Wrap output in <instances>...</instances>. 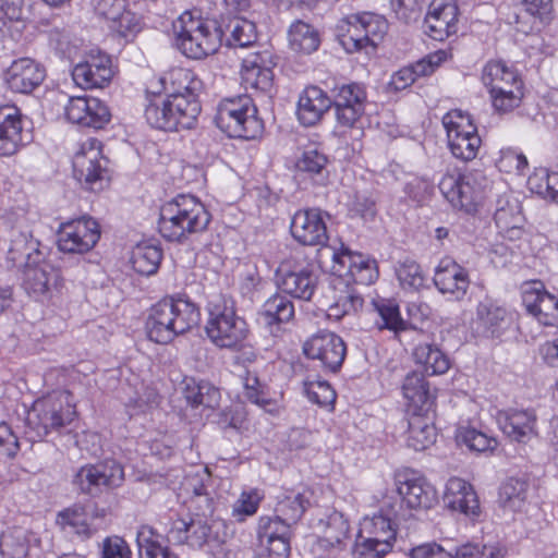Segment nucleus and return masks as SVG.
Returning <instances> with one entry per match:
<instances>
[{"mask_svg":"<svg viewBox=\"0 0 558 558\" xmlns=\"http://www.w3.org/2000/svg\"><path fill=\"white\" fill-rule=\"evenodd\" d=\"M35 216L36 214L24 207L9 214L13 226L8 258L15 264L25 259L23 288L36 301H44L58 288L60 269L45 259L47 247L35 238V230L28 225Z\"/></svg>","mask_w":558,"mask_h":558,"instance_id":"f257e3e1","label":"nucleus"},{"mask_svg":"<svg viewBox=\"0 0 558 558\" xmlns=\"http://www.w3.org/2000/svg\"><path fill=\"white\" fill-rule=\"evenodd\" d=\"M402 505L390 497L383 498L379 509L365 515L361 522L353 547L355 558H384L393 548Z\"/></svg>","mask_w":558,"mask_h":558,"instance_id":"f03ea898","label":"nucleus"},{"mask_svg":"<svg viewBox=\"0 0 558 558\" xmlns=\"http://www.w3.org/2000/svg\"><path fill=\"white\" fill-rule=\"evenodd\" d=\"M199 322V307L186 294L179 293L151 306L145 328L149 340L166 344Z\"/></svg>","mask_w":558,"mask_h":558,"instance_id":"7ed1b4c3","label":"nucleus"},{"mask_svg":"<svg viewBox=\"0 0 558 558\" xmlns=\"http://www.w3.org/2000/svg\"><path fill=\"white\" fill-rule=\"evenodd\" d=\"M211 215L195 195L178 194L161 205L158 231L169 242H184L191 235L205 231Z\"/></svg>","mask_w":558,"mask_h":558,"instance_id":"20e7f679","label":"nucleus"},{"mask_svg":"<svg viewBox=\"0 0 558 558\" xmlns=\"http://www.w3.org/2000/svg\"><path fill=\"white\" fill-rule=\"evenodd\" d=\"M206 313L205 332L216 347L239 350L245 344L250 329L245 319L236 314L234 301L229 295H210Z\"/></svg>","mask_w":558,"mask_h":558,"instance_id":"39448f33","label":"nucleus"},{"mask_svg":"<svg viewBox=\"0 0 558 558\" xmlns=\"http://www.w3.org/2000/svg\"><path fill=\"white\" fill-rule=\"evenodd\" d=\"M174 45L186 58L201 60L218 51L222 29L216 21L183 12L173 23Z\"/></svg>","mask_w":558,"mask_h":558,"instance_id":"423d86ee","label":"nucleus"},{"mask_svg":"<svg viewBox=\"0 0 558 558\" xmlns=\"http://www.w3.org/2000/svg\"><path fill=\"white\" fill-rule=\"evenodd\" d=\"M70 393L56 390L36 399L29 409L24 407L25 426L29 439H43L52 432H59L75 417V407L70 401Z\"/></svg>","mask_w":558,"mask_h":558,"instance_id":"0eeeda50","label":"nucleus"},{"mask_svg":"<svg viewBox=\"0 0 558 558\" xmlns=\"http://www.w3.org/2000/svg\"><path fill=\"white\" fill-rule=\"evenodd\" d=\"M388 31L387 20L379 14L363 12L340 20L336 26L338 43L348 53L375 49Z\"/></svg>","mask_w":558,"mask_h":558,"instance_id":"6e6552de","label":"nucleus"},{"mask_svg":"<svg viewBox=\"0 0 558 558\" xmlns=\"http://www.w3.org/2000/svg\"><path fill=\"white\" fill-rule=\"evenodd\" d=\"M145 100L144 117L154 129L166 132L190 130L197 121L165 93L161 83L153 78L146 85Z\"/></svg>","mask_w":558,"mask_h":558,"instance_id":"1a4fd4ad","label":"nucleus"},{"mask_svg":"<svg viewBox=\"0 0 558 558\" xmlns=\"http://www.w3.org/2000/svg\"><path fill=\"white\" fill-rule=\"evenodd\" d=\"M481 78L488 89L495 110L506 113L520 105L523 83L512 64L502 60H490L484 65Z\"/></svg>","mask_w":558,"mask_h":558,"instance_id":"9d476101","label":"nucleus"},{"mask_svg":"<svg viewBox=\"0 0 558 558\" xmlns=\"http://www.w3.org/2000/svg\"><path fill=\"white\" fill-rule=\"evenodd\" d=\"M215 121L223 133L233 138L253 140L263 131L257 108L248 95L221 100Z\"/></svg>","mask_w":558,"mask_h":558,"instance_id":"9b49d317","label":"nucleus"},{"mask_svg":"<svg viewBox=\"0 0 558 558\" xmlns=\"http://www.w3.org/2000/svg\"><path fill=\"white\" fill-rule=\"evenodd\" d=\"M487 186L488 179L481 170L447 172L438 183L440 193L451 206L468 214L476 211Z\"/></svg>","mask_w":558,"mask_h":558,"instance_id":"f8f14e48","label":"nucleus"},{"mask_svg":"<svg viewBox=\"0 0 558 558\" xmlns=\"http://www.w3.org/2000/svg\"><path fill=\"white\" fill-rule=\"evenodd\" d=\"M447 145L451 155L463 162L474 160L482 146L477 126L471 116L462 110L448 111L441 119Z\"/></svg>","mask_w":558,"mask_h":558,"instance_id":"ddd939ff","label":"nucleus"},{"mask_svg":"<svg viewBox=\"0 0 558 558\" xmlns=\"http://www.w3.org/2000/svg\"><path fill=\"white\" fill-rule=\"evenodd\" d=\"M395 492L385 497L398 500L402 505V517H410V510H427L438 500V494L433 484L424 476L413 471L398 472L395 475Z\"/></svg>","mask_w":558,"mask_h":558,"instance_id":"4468645a","label":"nucleus"},{"mask_svg":"<svg viewBox=\"0 0 558 558\" xmlns=\"http://www.w3.org/2000/svg\"><path fill=\"white\" fill-rule=\"evenodd\" d=\"M101 146L97 138H88L72 159L74 178L92 192L102 190L109 180V160L104 156Z\"/></svg>","mask_w":558,"mask_h":558,"instance_id":"2eb2a0df","label":"nucleus"},{"mask_svg":"<svg viewBox=\"0 0 558 558\" xmlns=\"http://www.w3.org/2000/svg\"><path fill=\"white\" fill-rule=\"evenodd\" d=\"M153 80L161 83L165 93L197 120L202 110L199 95L204 83L193 70L177 66Z\"/></svg>","mask_w":558,"mask_h":558,"instance_id":"dca6fc26","label":"nucleus"},{"mask_svg":"<svg viewBox=\"0 0 558 558\" xmlns=\"http://www.w3.org/2000/svg\"><path fill=\"white\" fill-rule=\"evenodd\" d=\"M124 481V470L116 460L85 464L73 475L72 485L80 494L97 497L106 490L119 487Z\"/></svg>","mask_w":558,"mask_h":558,"instance_id":"f3484780","label":"nucleus"},{"mask_svg":"<svg viewBox=\"0 0 558 558\" xmlns=\"http://www.w3.org/2000/svg\"><path fill=\"white\" fill-rule=\"evenodd\" d=\"M331 250V275L342 279L347 284L369 286L378 278L375 259L360 253L351 252L341 244V247Z\"/></svg>","mask_w":558,"mask_h":558,"instance_id":"a211bd4d","label":"nucleus"},{"mask_svg":"<svg viewBox=\"0 0 558 558\" xmlns=\"http://www.w3.org/2000/svg\"><path fill=\"white\" fill-rule=\"evenodd\" d=\"M100 239V226L96 219L82 216L59 225L58 248L69 254H85L95 247Z\"/></svg>","mask_w":558,"mask_h":558,"instance_id":"6ab92c4d","label":"nucleus"},{"mask_svg":"<svg viewBox=\"0 0 558 558\" xmlns=\"http://www.w3.org/2000/svg\"><path fill=\"white\" fill-rule=\"evenodd\" d=\"M257 555L259 558H289L292 526L275 515H262L257 529Z\"/></svg>","mask_w":558,"mask_h":558,"instance_id":"aec40b11","label":"nucleus"},{"mask_svg":"<svg viewBox=\"0 0 558 558\" xmlns=\"http://www.w3.org/2000/svg\"><path fill=\"white\" fill-rule=\"evenodd\" d=\"M327 214L319 208L298 210L291 219L290 232L292 238L305 246H320L329 252L335 246L327 245L328 233L326 226Z\"/></svg>","mask_w":558,"mask_h":558,"instance_id":"412c9836","label":"nucleus"},{"mask_svg":"<svg viewBox=\"0 0 558 558\" xmlns=\"http://www.w3.org/2000/svg\"><path fill=\"white\" fill-rule=\"evenodd\" d=\"M315 529L320 533L317 538V549L324 554L319 558H342L347 550L350 525L341 512L331 511L320 519Z\"/></svg>","mask_w":558,"mask_h":558,"instance_id":"4be33fe9","label":"nucleus"},{"mask_svg":"<svg viewBox=\"0 0 558 558\" xmlns=\"http://www.w3.org/2000/svg\"><path fill=\"white\" fill-rule=\"evenodd\" d=\"M64 112L69 122L94 130L105 128L111 120L106 101L87 95L70 97Z\"/></svg>","mask_w":558,"mask_h":558,"instance_id":"5701e85b","label":"nucleus"},{"mask_svg":"<svg viewBox=\"0 0 558 558\" xmlns=\"http://www.w3.org/2000/svg\"><path fill=\"white\" fill-rule=\"evenodd\" d=\"M28 119L15 105L0 106V156L16 154L29 140Z\"/></svg>","mask_w":558,"mask_h":558,"instance_id":"b1692460","label":"nucleus"},{"mask_svg":"<svg viewBox=\"0 0 558 558\" xmlns=\"http://www.w3.org/2000/svg\"><path fill=\"white\" fill-rule=\"evenodd\" d=\"M303 352L308 359L320 361L325 368L336 373L342 366L347 345L337 333L319 330L305 341Z\"/></svg>","mask_w":558,"mask_h":558,"instance_id":"393cba45","label":"nucleus"},{"mask_svg":"<svg viewBox=\"0 0 558 558\" xmlns=\"http://www.w3.org/2000/svg\"><path fill=\"white\" fill-rule=\"evenodd\" d=\"M46 78V69L32 58H19L2 72L4 87L13 94L29 95Z\"/></svg>","mask_w":558,"mask_h":558,"instance_id":"a878e982","label":"nucleus"},{"mask_svg":"<svg viewBox=\"0 0 558 558\" xmlns=\"http://www.w3.org/2000/svg\"><path fill=\"white\" fill-rule=\"evenodd\" d=\"M515 320V313L497 300L485 298L478 302L474 325L476 331L486 338H499Z\"/></svg>","mask_w":558,"mask_h":558,"instance_id":"bb28decb","label":"nucleus"},{"mask_svg":"<svg viewBox=\"0 0 558 558\" xmlns=\"http://www.w3.org/2000/svg\"><path fill=\"white\" fill-rule=\"evenodd\" d=\"M319 281V271L315 263L294 264L289 270H282L278 277L279 290L296 300L311 301Z\"/></svg>","mask_w":558,"mask_h":558,"instance_id":"cd10ccee","label":"nucleus"},{"mask_svg":"<svg viewBox=\"0 0 558 558\" xmlns=\"http://www.w3.org/2000/svg\"><path fill=\"white\" fill-rule=\"evenodd\" d=\"M522 304L541 325L558 326V294L549 292L543 282L532 281L522 287Z\"/></svg>","mask_w":558,"mask_h":558,"instance_id":"c85d7f7f","label":"nucleus"},{"mask_svg":"<svg viewBox=\"0 0 558 558\" xmlns=\"http://www.w3.org/2000/svg\"><path fill=\"white\" fill-rule=\"evenodd\" d=\"M113 77L111 58L101 51H90L72 69L74 83L83 89L106 87Z\"/></svg>","mask_w":558,"mask_h":558,"instance_id":"c756f323","label":"nucleus"},{"mask_svg":"<svg viewBox=\"0 0 558 558\" xmlns=\"http://www.w3.org/2000/svg\"><path fill=\"white\" fill-rule=\"evenodd\" d=\"M332 106L337 123L344 128H354L365 112L366 90L357 83L344 84L335 89Z\"/></svg>","mask_w":558,"mask_h":558,"instance_id":"7c9ffc66","label":"nucleus"},{"mask_svg":"<svg viewBox=\"0 0 558 558\" xmlns=\"http://www.w3.org/2000/svg\"><path fill=\"white\" fill-rule=\"evenodd\" d=\"M433 282L449 300H462L470 287L469 271L451 257H444L435 268Z\"/></svg>","mask_w":558,"mask_h":558,"instance_id":"2f4dec72","label":"nucleus"},{"mask_svg":"<svg viewBox=\"0 0 558 558\" xmlns=\"http://www.w3.org/2000/svg\"><path fill=\"white\" fill-rule=\"evenodd\" d=\"M459 9L454 0H433L425 16V33L442 41L458 32Z\"/></svg>","mask_w":558,"mask_h":558,"instance_id":"473e14b6","label":"nucleus"},{"mask_svg":"<svg viewBox=\"0 0 558 558\" xmlns=\"http://www.w3.org/2000/svg\"><path fill=\"white\" fill-rule=\"evenodd\" d=\"M494 221L498 235L505 240L514 242L523 234L524 221L521 204L511 194H501L497 197L494 210Z\"/></svg>","mask_w":558,"mask_h":558,"instance_id":"72a5a7b5","label":"nucleus"},{"mask_svg":"<svg viewBox=\"0 0 558 558\" xmlns=\"http://www.w3.org/2000/svg\"><path fill=\"white\" fill-rule=\"evenodd\" d=\"M445 507L451 511L475 519L481 513L477 494L468 481L460 477H450L442 495Z\"/></svg>","mask_w":558,"mask_h":558,"instance_id":"f704fd0d","label":"nucleus"},{"mask_svg":"<svg viewBox=\"0 0 558 558\" xmlns=\"http://www.w3.org/2000/svg\"><path fill=\"white\" fill-rule=\"evenodd\" d=\"M330 286L332 295L325 310L328 320L339 322L345 316L355 315L362 308L364 300L353 286L336 276H332Z\"/></svg>","mask_w":558,"mask_h":558,"instance_id":"c9c22d12","label":"nucleus"},{"mask_svg":"<svg viewBox=\"0 0 558 558\" xmlns=\"http://www.w3.org/2000/svg\"><path fill=\"white\" fill-rule=\"evenodd\" d=\"M328 94L316 85L306 86L299 95L296 118L303 126H314L331 108Z\"/></svg>","mask_w":558,"mask_h":558,"instance_id":"e433bc0d","label":"nucleus"},{"mask_svg":"<svg viewBox=\"0 0 558 558\" xmlns=\"http://www.w3.org/2000/svg\"><path fill=\"white\" fill-rule=\"evenodd\" d=\"M497 423L508 438L518 442H526L536 435V414L531 409L499 411Z\"/></svg>","mask_w":558,"mask_h":558,"instance_id":"4c0bfd02","label":"nucleus"},{"mask_svg":"<svg viewBox=\"0 0 558 558\" xmlns=\"http://www.w3.org/2000/svg\"><path fill=\"white\" fill-rule=\"evenodd\" d=\"M317 499L313 488L303 487L291 489L278 496L272 515L289 523L292 527L301 520L305 511L316 505Z\"/></svg>","mask_w":558,"mask_h":558,"instance_id":"58836bf2","label":"nucleus"},{"mask_svg":"<svg viewBox=\"0 0 558 558\" xmlns=\"http://www.w3.org/2000/svg\"><path fill=\"white\" fill-rule=\"evenodd\" d=\"M401 390L403 398L407 400V407L409 411H412V414H426L432 408L434 396L423 374L409 373L403 379Z\"/></svg>","mask_w":558,"mask_h":558,"instance_id":"ea45409f","label":"nucleus"},{"mask_svg":"<svg viewBox=\"0 0 558 558\" xmlns=\"http://www.w3.org/2000/svg\"><path fill=\"white\" fill-rule=\"evenodd\" d=\"M413 359L426 376L446 374L451 367L449 355L441 348L430 342H420L413 349Z\"/></svg>","mask_w":558,"mask_h":558,"instance_id":"a19ab883","label":"nucleus"},{"mask_svg":"<svg viewBox=\"0 0 558 558\" xmlns=\"http://www.w3.org/2000/svg\"><path fill=\"white\" fill-rule=\"evenodd\" d=\"M274 82L272 69L262 63V57L245 59L241 69V84L245 90L266 93Z\"/></svg>","mask_w":558,"mask_h":558,"instance_id":"79ce46f5","label":"nucleus"},{"mask_svg":"<svg viewBox=\"0 0 558 558\" xmlns=\"http://www.w3.org/2000/svg\"><path fill=\"white\" fill-rule=\"evenodd\" d=\"M182 385L183 396L191 407L197 408L203 405L214 409L219 405L221 399L220 390L211 383L197 380L194 377H185Z\"/></svg>","mask_w":558,"mask_h":558,"instance_id":"37998d69","label":"nucleus"},{"mask_svg":"<svg viewBox=\"0 0 558 558\" xmlns=\"http://www.w3.org/2000/svg\"><path fill=\"white\" fill-rule=\"evenodd\" d=\"M57 524L68 535H75L81 539L89 538L95 529L87 521L82 502H77L60 511L57 515Z\"/></svg>","mask_w":558,"mask_h":558,"instance_id":"c03bdc74","label":"nucleus"},{"mask_svg":"<svg viewBox=\"0 0 558 558\" xmlns=\"http://www.w3.org/2000/svg\"><path fill=\"white\" fill-rule=\"evenodd\" d=\"M136 544L140 558H179L175 553L163 544V536L150 525L138 527Z\"/></svg>","mask_w":558,"mask_h":558,"instance_id":"a18cd8bd","label":"nucleus"},{"mask_svg":"<svg viewBox=\"0 0 558 558\" xmlns=\"http://www.w3.org/2000/svg\"><path fill=\"white\" fill-rule=\"evenodd\" d=\"M399 286L405 293H418L428 288V279L421 265L413 258L400 259L395 266Z\"/></svg>","mask_w":558,"mask_h":558,"instance_id":"49530a36","label":"nucleus"},{"mask_svg":"<svg viewBox=\"0 0 558 558\" xmlns=\"http://www.w3.org/2000/svg\"><path fill=\"white\" fill-rule=\"evenodd\" d=\"M436 440V428L426 414H412L408 421L407 445L422 451Z\"/></svg>","mask_w":558,"mask_h":558,"instance_id":"de8ad7c7","label":"nucleus"},{"mask_svg":"<svg viewBox=\"0 0 558 558\" xmlns=\"http://www.w3.org/2000/svg\"><path fill=\"white\" fill-rule=\"evenodd\" d=\"M327 156L316 147H307L298 159V172L312 179L315 184L324 185L328 180Z\"/></svg>","mask_w":558,"mask_h":558,"instance_id":"09e8293b","label":"nucleus"},{"mask_svg":"<svg viewBox=\"0 0 558 558\" xmlns=\"http://www.w3.org/2000/svg\"><path fill=\"white\" fill-rule=\"evenodd\" d=\"M134 7L135 4L128 2L117 16L108 20L109 29L125 41L133 40L143 28V16L134 10Z\"/></svg>","mask_w":558,"mask_h":558,"instance_id":"8fccbe9b","label":"nucleus"},{"mask_svg":"<svg viewBox=\"0 0 558 558\" xmlns=\"http://www.w3.org/2000/svg\"><path fill=\"white\" fill-rule=\"evenodd\" d=\"M162 248L159 244L142 242L132 250L131 264L133 269L143 276H151L159 269Z\"/></svg>","mask_w":558,"mask_h":558,"instance_id":"3c124183","label":"nucleus"},{"mask_svg":"<svg viewBox=\"0 0 558 558\" xmlns=\"http://www.w3.org/2000/svg\"><path fill=\"white\" fill-rule=\"evenodd\" d=\"M289 45L292 50L310 54L320 46L318 31L311 24L301 20L294 21L288 31Z\"/></svg>","mask_w":558,"mask_h":558,"instance_id":"603ef678","label":"nucleus"},{"mask_svg":"<svg viewBox=\"0 0 558 558\" xmlns=\"http://www.w3.org/2000/svg\"><path fill=\"white\" fill-rule=\"evenodd\" d=\"M532 489L527 481L518 477L508 478L500 487L502 506L511 511H521L530 502Z\"/></svg>","mask_w":558,"mask_h":558,"instance_id":"864d4df0","label":"nucleus"},{"mask_svg":"<svg viewBox=\"0 0 558 558\" xmlns=\"http://www.w3.org/2000/svg\"><path fill=\"white\" fill-rule=\"evenodd\" d=\"M281 291L269 296L262 306V315L268 325L289 323L294 318V303Z\"/></svg>","mask_w":558,"mask_h":558,"instance_id":"5fc2aeb1","label":"nucleus"},{"mask_svg":"<svg viewBox=\"0 0 558 558\" xmlns=\"http://www.w3.org/2000/svg\"><path fill=\"white\" fill-rule=\"evenodd\" d=\"M526 184L532 193L558 204V172L536 168L529 175Z\"/></svg>","mask_w":558,"mask_h":558,"instance_id":"6e6d98bb","label":"nucleus"},{"mask_svg":"<svg viewBox=\"0 0 558 558\" xmlns=\"http://www.w3.org/2000/svg\"><path fill=\"white\" fill-rule=\"evenodd\" d=\"M457 442L466 446L475 452L493 451L498 442L495 437L471 425H461L457 428Z\"/></svg>","mask_w":558,"mask_h":558,"instance_id":"4d7b16f0","label":"nucleus"},{"mask_svg":"<svg viewBox=\"0 0 558 558\" xmlns=\"http://www.w3.org/2000/svg\"><path fill=\"white\" fill-rule=\"evenodd\" d=\"M375 311L379 316V320L376 322L379 329H387L399 333L407 329V323L401 317L399 305L387 299H381L374 302Z\"/></svg>","mask_w":558,"mask_h":558,"instance_id":"13d9d810","label":"nucleus"},{"mask_svg":"<svg viewBox=\"0 0 558 558\" xmlns=\"http://www.w3.org/2000/svg\"><path fill=\"white\" fill-rule=\"evenodd\" d=\"M230 32L227 45L231 48H246L257 40L256 26L243 17H233L228 24Z\"/></svg>","mask_w":558,"mask_h":558,"instance_id":"bf43d9fd","label":"nucleus"},{"mask_svg":"<svg viewBox=\"0 0 558 558\" xmlns=\"http://www.w3.org/2000/svg\"><path fill=\"white\" fill-rule=\"evenodd\" d=\"M49 46L61 59L73 61L78 53V45L66 28L54 27L48 33Z\"/></svg>","mask_w":558,"mask_h":558,"instance_id":"052dcab7","label":"nucleus"},{"mask_svg":"<svg viewBox=\"0 0 558 558\" xmlns=\"http://www.w3.org/2000/svg\"><path fill=\"white\" fill-rule=\"evenodd\" d=\"M304 392L312 403L322 408H333L337 393L327 380L320 378L305 380Z\"/></svg>","mask_w":558,"mask_h":558,"instance_id":"680f3d73","label":"nucleus"},{"mask_svg":"<svg viewBox=\"0 0 558 558\" xmlns=\"http://www.w3.org/2000/svg\"><path fill=\"white\" fill-rule=\"evenodd\" d=\"M158 401L159 393L157 390L142 384L141 388L135 390L134 396L125 402V409L130 416H134L157 407Z\"/></svg>","mask_w":558,"mask_h":558,"instance_id":"e2e57ef3","label":"nucleus"},{"mask_svg":"<svg viewBox=\"0 0 558 558\" xmlns=\"http://www.w3.org/2000/svg\"><path fill=\"white\" fill-rule=\"evenodd\" d=\"M496 167L500 172L524 175L529 167L526 156L519 148L506 147L500 149L496 160Z\"/></svg>","mask_w":558,"mask_h":558,"instance_id":"0e129e2a","label":"nucleus"},{"mask_svg":"<svg viewBox=\"0 0 558 558\" xmlns=\"http://www.w3.org/2000/svg\"><path fill=\"white\" fill-rule=\"evenodd\" d=\"M28 5L25 0H1L0 4V22L3 26L8 23L15 25L16 31L25 27L27 19Z\"/></svg>","mask_w":558,"mask_h":558,"instance_id":"69168bd1","label":"nucleus"},{"mask_svg":"<svg viewBox=\"0 0 558 558\" xmlns=\"http://www.w3.org/2000/svg\"><path fill=\"white\" fill-rule=\"evenodd\" d=\"M211 483V475L207 468H198L195 471H190L184 476L182 487L186 493L193 494L195 497H204L207 502L209 498V486Z\"/></svg>","mask_w":558,"mask_h":558,"instance_id":"338daca9","label":"nucleus"},{"mask_svg":"<svg viewBox=\"0 0 558 558\" xmlns=\"http://www.w3.org/2000/svg\"><path fill=\"white\" fill-rule=\"evenodd\" d=\"M262 501V496L257 489L244 490L232 507V517L241 522L247 517L254 515Z\"/></svg>","mask_w":558,"mask_h":558,"instance_id":"774afa93","label":"nucleus"}]
</instances>
